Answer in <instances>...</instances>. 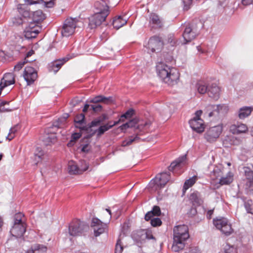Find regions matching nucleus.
<instances>
[{
  "label": "nucleus",
  "instance_id": "58",
  "mask_svg": "<svg viewBox=\"0 0 253 253\" xmlns=\"http://www.w3.org/2000/svg\"><path fill=\"white\" fill-rule=\"evenodd\" d=\"M14 219L25 220L24 214L21 212H18L15 214Z\"/></svg>",
  "mask_w": 253,
  "mask_h": 253
},
{
  "label": "nucleus",
  "instance_id": "4",
  "mask_svg": "<svg viewBox=\"0 0 253 253\" xmlns=\"http://www.w3.org/2000/svg\"><path fill=\"white\" fill-rule=\"evenodd\" d=\"M214 226L226 236L230 235L233 231L231 224L225 217H217L213 220Z\"/></svg>",
  "mask_w": 253,
  "mask_h": 253
},
{
  "label": "nucleus",
  "instance_id": "6",
  "mask_svg": "<svg viewBox=\"0 0 253 253\" xmlns=\"http://www.w3.org/2000/svg\"><path fill=\"white\" fill-rule=\"evenodd\" d=\"M88 229V225L80 220H76L73 222L69 228L70 235L73 236H80Z\"/></svg>",
  "mask_w": 253,
  "mask_h": 253
},
{
  "label": "nucleus",
  "instance_id": "1",
  "mask_svg": "<svg viewBox=\"0 0 253 253\" xmlns=\"http://www.w3.org/2000/svg\"><path fill=\"white\" fill-rule=\"evenodd\" d=\"M156 71L162 80L169 85L177 84L179 79V73L178 70L164 62H159L157 64Z\"/></svg>",
  "mask_w": 253,
  "mask_h": 253
},
{
  "label": "nucleus",
  "instance_id": "35",
  "mask_svg": "<svg viewBox=\"0 0 253 253\" xmlns=\"http://www.w3.org/2000/svg\"><path fill=\"white\" fill-rule=\"evenodd\" d=\"M37 221L41 226L48 225L50 223V221L44 213H42L40 217L37 218Z\"/></svg>",
  "mask_w": 253,
  "mask_h": 253
},
{
  "label": "nucleus",
  "instance_id": "15",
  "mask_svg": "<svg viewBox=\"0 0 253 253\" xmlns=\"http://www.w3.org/2000/svg\"><path fill=\"white\" fill-rule=\"evenodd\" d=\"M82 163H84L85 165L84 168L81 167L80 168L77 167V166L75 164V162L73 161H70L68 163V171L70 174H80L86 170L88 168V165L85 161L82 162Z\"/></svg>",
  "mask_w": 253,
  "mask_h": 253
},
{
  "label": "nucleus",
  "instance_id": "51",
  "mask_svg": "<svg viewBox=\"0 0 253 253\" xmlns=\"http://www.w3.org/2000/svg\"><path fill=\"white\" fill-rule=\"evenodd\" d=\"M151 224L154 227L158 226L161 225L162 221L158 217L151 218Z\"/></svg>",
  "mask_w": 253,
  "mask_h": 253
},
{
  "label": "nucleus",
  "instance_id": "57",
  "mask_svg": "<svg viewBox=\"0 0 253 253\" xmlns=\"http://www.w3.org/2000/svg\"><path fill=\"white\" fill-rule=\"evenodd\" d=\"M193 0H183L184 3V9L187 10L190 8V5L191 3Z\"/></svg>",
  "mask_w": 253,
  "mask_h": 253
},
{
  "label": "nucleus",
  "instance_id": "37",
  "mask_svg": "<svg viewBox=\"0 0 253 253\" xmlns=\"http://www.w3.org/2000/svg\"><path fill=\"white\" fill-rule=\"evenodd\" d=\"M197 180V177L196 176H194L191 178H190L189 179L185 181L183 188V193H185V191L189 189L190 187H192L194 183L196 182V180Z\"/></svg>",
  "mask_w": 253,
  "mask_h": 253
},
{
  "label": "nucleus",
  "instance_id": "19",
  "mask_svg": "<svg viewBox=\"0 0 253 253\" xmlns=\"http://www.w3.org/2000/svg\"><path fill=\"white\" fill-rule=\"evenodd\" d=\"M220 88L216 84H211L208 86V94L210 97L217 100L219 97Z\"/></svg>",
  "mask_w": 253,
  "mask_h": 253
},
{
  "label": "nucleus",
  "instance_id": "63",
  "mask_svg": "<svg viewBox=\"0 0 253 253\" xmlns=\"http://www.w3.org/2000/svg\"><path fill=\"white\" fill-rule=\"evenodd\" d=\"M100 123V120H94L91 122L90 126H94L98 125Z\"/></svg>",
  "mask_w": 253,
  "mask_h": 253
},
{
  "label": "nucleus",
  "instance_id": "25",
  "mask_svg": "<svg viewBox=\"0 0 253 253\" xmlns=\"http://www.w3.org/2000/svg\"><path fill=\"white\" fill-rule=\"evenodd\" d=\"M150 24L152 25L153 27L157 28L162 27L163 22L157 15L152 13L150 16Z\"/></svg>",
  "mask_w": 253,
  "mask_h": 253
},
{
  "label": "nucleus",
  "instance_id": "40",
  "mask_svg": "<svg viewBox=\"0 0 253 253\" xmlns=\"http://www.w3.org/2000/svg\"><path fill=\"white\" fill-rule=\"evenodd\" d=\"M9 102L1 100V113L10 112L13 110V107L9 105Z\"/></svg>",
  "mask_w": 253,
  "mask_h": 253
},
{
  "label": "nucleus",
  "instance_id": "9",
  "mask_svg": "<svg viewBox=\"0 0 253 253\" xmlns=\"http://www.w3.org/2000/svg\"><path fill=\"white\" fill-rule=\"evenodd\" d=\"M222 131V125H217L210 127L205 133V138L209 142H214L219 137Z\"/></svg>",
  "mask_w": 253,
  "mask_h": 253
},
{
  "label": "nucleus",
  "instance_id": "53",
  "mask_svg": "<svg viewBox=\"0 0 253 253\" xmlns=\"http://www.w3.org/2000/svg\"><path fill=\"white\" fill-rule=\"evenodd\" d=\"M28 61L25 58L24 61L19 62L15 66L14 70L15 71H18L23 67L24 64L27 63Z\"/></svg>",
  "mask_w": 253,
  "mask_h": 253
},
{
  "label": "nucleus",
  "instance_id": "27",
  "mask_svg": "<svg viewBox=\"0 0 253 253\" xmlns=\"http://www.w3.org/2000/svg\"><path fill=\"white\" fill-rule=\"evenodd\" d=\"M47 248L42 245L36 244L32 246L31 249L25 253H46Z\"/></svg>",
  "mask_w": 253,
  "mask_h": 253
},
{
  "label": "nucleus",
  "instance_id": "46",
  "mask_svg": "<svg viewBox=\"0 0 253 253\" xmlns=\"http://www.w3.org/2000/svg\"><path fill=\"white\" fill-rule=\"evenodd\" d=\"M12 60V57L9 54L1 51V62L6 63Z\"/></svg>",
  "mask_w": 253,
  "mask_h": 253
},
{
  "label": "nucleus",
  "instance_id": "3",
  "mask_svg": "<svg viewBox=\"0 0 253 253\" xmlns=\"http://www.w3.org/2000/svg\"><path fill=\"white\" fill-rule=\"evenodd\" d=\"M82 23L77 18H68L63 25L61 31L62 35L64 37H69L74 34L76 30H78L81 27Z\"/></svg>",
  "mask_w": 253,
  "mask_h": 253
},
{
  "label": "nucleus",
  "instance_id": "32",
  "mask_svg": "<svg viewBox=\"0 0 253 253\" xmlns=\"http://www.w3.org/2000/svg\"><path fill=\"white\" fill-rule=\"evenodd\" d=\"M186 158V155H184L171 163L169 168V170H173L175 167L181 166L185 161Z\"/></svg>",
  "mask_w": 253,
  "mask_h": 253
},
{
  "label": "nucleus",
  "instance_id": "59",
  "mask_svg": "<svg viewBox=\"0 0 253 253\" xmlns=\"http://www.w3.org/2000/svg\"><path fill=\"white\" fill-rule=\"evenodd\" d=\"M26 224L25 220H21L19 219H14L13 225Z\"/></svg>",
  "mask_w": 253,
  "mask_h": 253
},
{
  "label": "nucleus",
  "instance_id": "38",
  "mask_svg": "<svg viewBox=\"0 0 253 253\" xmlns=\"http://www.w3.org/2000/svg\"><path fill=\"white\" fill-rule=\"evenodd\" d=\"M196 88L198 92L200 94H204L208 92V86L206 84L203 82H199L196 84Z\"/></svg>",
  "mask_w": 253,
  "mask_h": 253
},
{
  "label": "nucleus",
  "instance_id": "2",
  "mask_svg": "<svg viewBox=\"0 0 253 253\" xmlns=\"http://www.w3.org/2000/svg\"><path fill=\"white\" fill-rule=\"evenodd\" d=\"M189 238V229L187 225H179L174 226L173 229L172 250L175 252L182 250Z\"/></svg>",
  "mask_w": 253,
  "mask_h": 253
},
{
  "label": "nucleus",
  "instance_id": "21",
  "mask_svg": "<svg viewBox=\"0 0 253 253\" xmlns=\"http://www.w3.org/2000/svg\"><path fill=\"white\" fill-rule=\"evenodd\" d=\"M15 81L14 76L12 73H6L4 75L2 79H1V91L2 89L10 84H14Z\"/></svg>",
  "mask_w": 253,
  "mask_h": 253
},
{
  "label": "nucleus",
  "instance_id": "13",
  "mask_svg": "<svg viewBox=\"0 0 253 253\" xmlns=\"http://www.w3.org/2000/svg\"><path fill=\"white\" fill-rule=\"evenodd\" d=\"M105 15L106 14L102 15L98 13H95L94 14L91 16L89 18L88 27L89 28L91 29H95L100 25L102 22L105 20L106 18Z\"/></svg>",
  "mask_w": 253,
  "mask_h": 253
},
{
  "label": "nucleus",
  "instance_id": "33",
  "mask_svg": "<svg viewBox=\"0 0 253 253\" xmlns=\"http://www.w3.org/2000/svg\"><path fill=\"white\" fill-rule=\"evenodd\" d=\"M136 234L138 237V238H136V240L139 241H144L146 239H151L153 238L152 235L148 234L144 230L138 231Z\"/></svg>",
  "mask_w": 253,
  "mask_h": 253
},
{
  "label": "nucleus",
  "instance_id": "62",
  "mask_svg": "<svg viewBox=\"0 0 253 253\" xmlns=\"http://www.w3.org/2000/svg\"><path fill=\"white\" fill-rule=\"evenodd\" d=\"M168 41L172 45H173L175 43V42L174 41V37L172 35H169Z\"/></svg>",
  "mask_w": 253,
  "mask_h": 253
},
{
  "label": "nucleus",
  "instance_id": "12",
  "mask_svg": "<svg viewBox=\"0 0 253 253\" xmlns=\"http://www.w3.org/2000/svg\"><path fill=\"white\" fill-rule=\"evenodd\" d=\"M163 45V43L160 38L158 37H153L150 39L147 48L152 52H159Z\"/></svg>",
  "mask_w": 253,
  "mask_h": 253
},
{
  "label": "nucleus",
  "instance_id": "20",
  "mask_svg": "<svg viewBox=\"0 0 253 253\" xmlns=\"http://www.w3.org/2000/svg\"><path fill=\"white\" fill-rule=\"evenodd\" d=\"M228 110V107L225 104L214 105L213 106V112L209 114V116H213L215 112L218 115L223 116L227 113Z\"/></svg>",
  "mask_w": 253,
  "mask_h": 253
},
{
  "label": "nucleus",
  "instance_id": "56",
  "mask_svg": "<svg viewBox=\"0 0 253 253\" xmlns=\"http://www.w3.org/2000/svg\"><path fill=\"white\" fill-rule=\"evenodd\" d=\"M26 28H30L31 30H38L39 32H40V30H41V28L39 27L35 23H31L28 27H26Z\"/></svg>",
  "mask_w": 253,
  "mask_h": 253
},
{
  "label": "nucleus",
  "instance_id": "28",
  "mask_svg": "<svg viewBox=\"0 0 253 253\" xmlns=\"http://www.w3.org/2000/svg\"><path fill=\"white\" fill-rule=\"evenodd\" d=\"M127 22L126 18H123L121 16L115 17L113 21V25L116 29H119Z\"/></svg>",
  "mask_w": 253,
  "mask_h": 253
},
{
  "label": "nucleus",
  "instance_id": "26",
  "mask_svg": "<svg viewBox=\"0 0 253 253\" xmlns=\"http://www.w3.org/2000/svg\"><path fill=\"white\" fill-rule=\"evenodd\" d=\"M233 180V174L231 171H228L225 176L223 174L219 178V183L221 185H228L230 184Z\"/></svg>",
  "mask_w": 253,
  "mask_h": 253
},
{
  "label": "nucleus",
  "instance_id": "50",
  "mask_svg": "<svg viewBox=\"0 0 253 253\" xmlns=\"http://www.w3.org/2000/svg\"><path fill=\"white\" fill-rule=\"evenodd\" d=\"M223 249L224 253H236V249L228 244L225 245Z\"/></svg>",
  "mask_w": 253,
  "mask_h": 253
},
{
  "label": "nucleus",
  "instance_id": "7",
  "mask_svg": "<svg viewBox=\"0 0 253 253\" xmlns=\"http://www.w3.org/2000/svg\"><path fill=\"white\" fill-rule=\"evenodd\" d=\"M26 224H19V225H13L10 230V233L12 237L14 238H11L8 239L6 242V246L8 247L9 245H11L13 241H15L14 243H17V239L21 238L23 236L24 233L26 231Z\"/></svg>",
  "mask_w": 253,
  "mask_h": 253
},
{
  "label": "nucleus",
  "instance_id": "55",
  "mask_svg": "<svg viewBox=\"0 0 253 253\" xmlns=\"http://www.w3.org/2000/svg\"><path fill=\"white\" fill-rule=\"evenodd\" d=\"M69 117V115L68 114H64L62 117L58 119V126H59L62 124L64 123L66 120Z\"/></svg>",
  "mask_w": 253,
  "mask_h": 253
},
{
  "label": "nucleus",
  "instance_id": "23",
  "mask_svg": "<svg viewBox=\"0 0 253 253\" xmlns=\"http://www.w3.org/2000/svg\"><path fill=\"white\" fill-rule=\"evenodd\" d=\"M224 172V169L222 165L215 166L211 173V176L213 179H219Z\"/></svg>",
  "mask_w": 253,
  "mask_h": 253
},
{
  "label": "nucleus",
  "instance_id": "54",
  "mask_svg": "<svg viewBox=\"0 0 253 253\" xmlns=\"http://www.w3.org/2000/svg\"><path fill=\"white\" fill-rule=\"evenodd\" d=\"M245 207L248 213H253V205L250 204L249 201L245 203Z\"/></svg>",
  "mask_w": 253,
  "mask_h": 253
},
{
  "label": "nucleus",
  "instance_id": "48",
  "mask_svg": "<svg viewBox=\"0 0 253 253\" xmlns=\"http://www.w3.org/2000/svg\"><path fill=\"white\" fill-rule=\"evenodd\" d=\"M138 139V137L137 136H135V137H130L129 138L128 140H126L122 142V146L123 147H125L126 146H128L130 145L133 142L136 141Z\"/></svg>",
  "mask_w": 253,
  "mask_h": 253
},
{
  "label": "nucleus",
  "instance_id": "45",
  "mask_svg": "<svg viewBox=\"0 0 253 253\" xmlns=\"http://www.w3.org/2000/svg\"><path fill=\"white\" fill-rule=\"evenodd\" d=\"M124 249L123 244L120 238L118 239L115 250V253H122Z\"/></svg>",
  "mask_w": 253,
  "mask_h": 253
},
{
  "label": "nucleus",
  "instance_id": "22",
  "mask_svg": "<svg viewBox=\"0 0 253 253\" xmlns=\"http://www.w3.org/2000/svg\"><path fill=\"white\" fill-rule=\"evenodd\" d=\"M75 126L80 128L81 130H86L87 127L85 126L84 122V116L83 114H81L76 116L74 120Z\"/></svg>",
  "mask_w": 253,
  "mask_h": 253
},
{
  "label": "nucleus",
  "instance_id": "36",
  "mask_svg": "<svg viewBox=\"0 0 253 253\" xmlns=\"http://www.w3.org/2000/svg\"><path fill=\"white\" fill-rule=\"evenodd\" d=\"M24 33L25 38L30 39L36 38L39 32L38 30H31L30 28H25Z\"/></svg>",
  "mask_w": 253,
  "mask_h": 253
},
{
  "label": "nucleus",
  "instance_id": "8",
  "mask_svg": "<svg viewBox=\"0 0 253 253\" xmlns=\"http://www.w3.org/2000/svg\"><path fill=\"white\" fill-rule=\"evenodd\" d=\"M169 179V175L167 172H163L158 174L154 179H152L150 186L155 189L163 187Z\"/></svg>",
  "mask_w": 253,
  "mask_h": 253
},
{
  "label": "nucleus",
  "instance_id": "17",
  "mask_svg": "<svg viewBox=\"0 0 253 253\" xmlns=\"http://www.w3.org/2000/svg\"><path fill=\"white\" fill-rule=\"evenodd\" d=\"M230 131L234 134L245 133L248 131V127L245 124L237 123L230 126Z\"/></svg>",
  "mask_w": 253,
  "mask_h": 253
},
{
  "label": "nucleus",
  "instance_id": "64",
  "mask_svg": "<svg viewBox=\"0 0 253 253\" xmlns=\"http://www.w3.org/2000/svg\"><path fill=\"white\" fill-rule=\"evenodd\" d=\"M26 2H28L30 4L38 3L41 0H25Z\"/></svg>",
  "mask_w": 253,
  "mask_h": 253
},
{
  "label": "nucleus",
  "instance_id": "24",
  "mask_svg": "<svg viewBox=\"0 0 253 253\" xmlns=\"http://www.w3.org/2000/svg\"><path fill=\"white\" fill-rule=\"evenodd\" d=\"M189 199L195 206H200L203 202L201 194L197 191L192 193L190 196Z\"/></svg>",
  "mask_w": 253,
  "mask_h": 253
},
{
  "label": "nucleus",
  "instance_id": "52",
  "mask_svg": "<svg viewBox=\"0 0 253 253\" xmlns=\"http://www.w3.org/2000/svg\"><path fill=\"white\" fill-rule=\"evenodd\" d=\"M133 113V110L129 109L124 114L121 115V117L123 119H124L125 120V119L130 118L132 116Z\"/></svg>",
  "mask_w": 253,
  "mask_h": 253
},
{
  "label": "nucleus",
  "instance_id": "47",
  "mask_svg": "<svg viewBox=\"0 0 253 253\" xmlns=\"http://www.w3.org/2000/svg\"><path fill=\"white\" fill-rule=\"evenodd\" d=\"M112 127V126H110L108 124L100 126L97 131L98 135H100L102 134L104 132L107 131Z\"/></svg>",
  "mask_w": 253,
  "mask_h": 253
},
{
  "label": "nucleus",
  "instance_id": "31",
  "mask_svg": "<svg viewBox=\"0 0 253 253\" xmlns=\"http://www.w3.org/2000/svg\"><path fill=\"white\" fill-rule=\"evenodd\" d=\"M252 111V108L249 107H243L239 111L238 117L240 119H244L248 117Z\"/></svg>",
  "mask_w": 253,
  "mask_h": 253
},
{
  "label": "nucleus",
  "instance_id": "34",
  "mask_svg": "<svg viewBox=\"0 0 253 253\" xmlns=\"http://www.w3.org/2000/svg\"><path fill=\"white\" fill-rule=\"evenodd\" d=\"M46 157V155L41 148H38L36 149L35 153V160L37 161V163H36L37 164H38L40 161L45 159Z\"/></svg>",
  "mask_w": 253,
  "mask_h": 253
},
{
  "label": "nucleus",
  "instance_id": "29",
  "mask_svg": "<svg viewBox=\"0 0 253 253\" xmlns=\"http://www.w3.org/2000/svg\"><path fill=\"white\" fill-rule=\"evenodd\" d=\"M69 58L66 57L62 59V60H58L52 63L51 66L50 67V70L56 73L61 68V66L67 61L69 60Z\"/></svg>",
  "mask_w": 253,
  "mask_h": 253
},
{
  "label": "nucleus",
  "instance_id": "39",
  "mask_svg": "<svg viewBox=\"0 0 253 253\" xmlns=\"http://www.w3.org/2000/svg\"><path fill=\"white\" fill-rule=\"evenodd\" d=\"M20 128V127L19 125H16L13 127H11L8 135L6 136V139L9 141L12 140L14 137L15 133Z\"/></svg>",
  "mask_w": 253,
  "mask_h": 253
},
{
  "label": "nucleus",
  "instance_id": "16",
  "mask_svg": "<svg viewBox=\"0 0 253 253\" xmlns=\"http://www.w3.org/2000/svg\"><path fill=\"white\" fill-rule=\"evenodd\" d=\"M189 124L193 130L201 133L204 130V124L201 118H194L189 121Z\"/></svg>",
  "mask_w": 253,
  "mask_h": 253
},
{
  "label": "nucleus",
  "instance_id": "44",
  "mask_svg": "<svg viewBox=\"0 0 253 253\" xmlns=\"http://www.w3.org/2000/svg\"><path fill=\"white\" fill-rule=\"evenodd\" d=\"M81 135L82 134L80 132L73 133L71 136L70 141L68 143V146H71L73 145L74 143L81 137Z\"/></svg>",
  "mask_w": 253,
  "mask_h": 253
},
{
  "label": "nucleus",
  "instance_id": "5",
  "mask_svg": "<svg viewBox=\"0 0 253 253\" xmlns=\"http://www.w3.org/2000/svg\"><path fill=\"white\" fill-rule=\"evenodd\" d=\"M197 27L194 23H188L186 25L182 37L184 42L183 44H186L193 40L198 35Z\"/></svg>",
  "mask_w": 253,
  "mask_h": 253
},
{
  "label": "nucleus",
  "instance_id": "42",
  "mask_svg": "<svg viewBox=\"0 0 253 253\" xmlns=\"http://www.w3.org/2000/svg\"><path fill=\"white\" fill-rule=\"evenodd\" d=\"M137 123L136 120H131L127 123H126L121 126H120V128L121 130L124 131L129 127H132L135 126Z\"/></svg>",
  "mask_w": 253,
  "mask_h": 253
},
{
  "label": "nucleus",
  "instance_id": "43",
  "mask_svg": "<svg viewBox=\"0 0 253 253\" xmlns=\"http://www.w3.org/2000/svg\"><path fill=\"white\" fill-rule=\"evenodd\" d=\"M33 15L34 20L37 22L42 20L44 18V14L41 10H37L34 12Z\"/></svg>",
  "mask_w": 253,
  "mask_h": 253
},
{
  "label": "nucleus",
  "instance_id": "10",
  "mask_svg": "<svg viewBox=\"0 0 253 253\" xmlns=\"http://www.w3.org/2000/svg\"><path fill=\"white\" fill-rule=\"evenodd\" d=\"M91 227L93 230L94 236L97 237L107 231L108 225L99 219L94 217L92 219Z\"/></svg>",
  "mask_w": 253,
  "mask_h": 253
},
{
  "label": "nucleus",
  "instance_id": "61",
  "mask_svg": "<svg viewBox=\"0 0 253 253\" xmlns=\"http://www.w3.org/2000/svg\"><path fill=\"white\" fill-rule=\"evenodd\" d=\"M241 2L244 5H248L253 3V0H242Z\"/></svg>",
  "mask_w": 253,
  "mask_h": 253
},
{
  "label": "nucleus",
  "instance_id": "60",
  "mask_svg": "<svg viewBox=\"0 0 253 253\" xmlns=\"http://www.w3.org/2000/svg\"><path fill=\"white\" fill-rule=\"evenodd\" d=\"M90 149V146L88 144L84 145L82 148V151L84 152H87Z\"/></svg>",
  "mask_w": 253,
  "mask_h": 253
},
{
  "label": "nucleus",
  "instance_id": "41",
  "mask_svg": "<svg viewBox=\"0 0 253 253\" xmlns=\"http://www.w3.org/2000/svg\"><path fill=\"white\" fill-rule=\"evenodd\" d=\"M56 141L55 134H51L47 135L44 138L43 142L46 145H50Z\"/></svg>",
  "mask_w": 253,
  "mask_h": 253
},
{
  "label": "nucleus",
  "instance_id": "49",
  "mask_svg": "<svg viewBox=\"0 0 253 253\" xmlns=\"http://www.w3.org/2000/svg\"><path fill=\"white\" fill-rule=\"evenodd\" d=\"M245 175L250 182L253 180V171L249 168H245Z\"/></svg>",
  "mask_w": 253,
  "mask_h": 253
},
{
  "label": "nucleus",
  "instance_id": "11",
  "mask_svg": "<svg viewBox=\"0 0 253 253\" xmlns=\"http://www.w3.org/2000/svg\"><path fill=\"white\" fill-rule=\"evenodd\" d=\"M90 102L95 103L94 104L90 105V108L94 112H98L101 111L102 108V106L98 104V103L102 102L104 104H109L113 102V99L112 97H106L102 95H99L90 100Z\"/></svg>",
  "mask_w": 253,
  "mask_h": 253
},
{
  "label": "nucleus",
  "instance_id": "30",
  "mask_svg": "<svg viewBox=\"0 0 253 253\" xmlns=\"http://www.w3.org/2000/svg\"><path fill=\"white\" fill-rule=\"evenodd\" d=\"M161 214L160 208L158 206H154L151 211H148L145 216L146 220H149L153 217V216H159Z\"/></svg>",
  "mask_w": 253,
  "mask_h": 253
},
{
  "label": "nucleus",
  "instance_id": "18",
  "mask_svg": "<svg viewBox=\"0 0 253 253\" xmlns=\"http://www.w3.org/2000/svg\"><path fill=\"white\" fill-rule=\"evenodd\" d=\"M94 5L96 8L95 13H98L102 15L106 14L105 16H107L109 14V7L104 1H97L95 3Z\"/></svg>",
  "mask_w": 253,
  "mask_h": 253
},
{
  "label": "nucleus",
  "instance_id": "14",
  "mask_svg": "<svg viewBox=\"0 0 253 253\" xmlns=\"http://www.w3.org/2000/svg\"><path fill=\"white\" fill-rule=\"evenodd\" d=\"M24 78L28 85L33 84L37 78V73L32 67L27 66L25 68L23 74Z\"/></svg>",
  "mask_w": 253,
  "mask_h": 253
}]
</instances>
